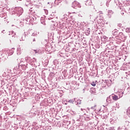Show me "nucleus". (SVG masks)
<instances>
[{
    "instance_id": "7",
    "label": "nucleus",
    "mask_w": 130,
    "mask_h": 130,
    "mask_svg": "<svg viewBox=\"0 0 130 130\" xmlns=\"http://www.w3.org/2000/svg\"><path fill=\"white\" fill-rule=\"evenodd\" d=\"M116 34H117V31H115L113 32V35L115 36V35H116Z\"/></svg>"
},
{
    "instance_id": "1",
    "label": "nucleus",
    "mask_w": 130,
    "mask_h": 130,
    "mask_svg": "<svg viewBox=\"0 0 130 130\" xmlns=\"http://www.w3.org/2000/svg\"><path fill=\"white\" fill-rule=\"evenodd\" d=\"M86 6L87 7H90V6H92V0H87L85 3Z\"/></svg>"
},
{
    "instance_id": "5",
    "label": "nucleus",
    "mask_w": 130,
    "mask_h": 130,
    "mask_svg": "<svg viewBox=\"0 0 130 130\" xmlns=\"http://www.w3.org/2000/svg\"><path fill=\"white\" fill-rule=\"evenodd\" d=\"M75 5H79V3H78V2H76V1H75V2L73 3V5L75 6Z\"/></svg>"
},
{
    "instance_id": "10",
    "label": "nucleus",
    "mask_w": 130,
    "mask_h": 130,
    "mask_svg": "<svg viewBox=\"0 0 130 130\" xmlns=\"http://www.w3.org/2000/svg\"><path fill=\"white\" fill-rule=\"evenodd\" d=\"M33 41H35V39H34Z\"/></svg>"
},
{
    "instance_id": "6",
    "label": "nucleus",
    "mask_w": 130,
    "mask_h": 130,
    "mask_svg": "<svg viewBox=\"0 0 130 130\" xmlns=\"http://www.w3.org/2000/svg\"><path fill=\"white\" fill-rule=\"evenodd\" d=\"M91 85L93 86V87H95V86H96V83H95V82H93L91 83Z\"/></svg>"
},
{
    "instance_id": "4",
    "label": "nucleus",
    "mask_w": 130,
    "mask_h": 130,
    "mask_svg": "<svg viewBox=\"0 0 130 130\" xmlns=\"http://www.w3.org/2000/svg\"><path fill=\"white\" fill-rule=\"evenodd\" d=\"M127 115H128L129 117H130V109L127 110Z\"/></svg>"
},
{
    "instance_id": "2",
    "label": "nucleus",
    "mask_w": 130,
    "mask_h": 130,
    "mask_svg": "<svg viewBox=\"0 0 130 130\" xmlns=\"http://www.w3.org/2000/svg\"><path fill=\"white\" fill-rule=\"evenodd\" d=\"M112 98L114 101H117L120 98H118V96L114 94L113 95H112Z\"/></svg>"
},
{
    "instance_id": "8",
    "label": "nucleus",
    "mask_w": 130,
    "mask_h": 130,
    "mask_svg": "<svg viewBox=\"0 0 130 130\" xmlns=\"http://www.w3.org/2000/svg\"><path fill=\"white\" fill-rule=\"evenodd\" d=\"M126 31L127 32H130V28H127L126 29Z\"/></svg>"
},
{
    "instance_id": "9",
    "label": "nucleus",
    "mask_w": 130,
    "mask_h": 130,
    "mask_svg": "<svg viewBox=\"0 0 130 130\" xmlns=\"http://www.w3.org/2000/svg\"><path fill=\"white\" fill-rule=\"evenodd\" d=\"M120 94H121V95H122H122H123V92H122V93H121Z\"/></svg>"
},
{
    "instance_id": "3",
    "label": "nucleus",
    "mask_w": 130,
    "mask_h": 130,
    "mask_svg": "<svg viewBox=\"0 0 130 130\" xmlns=\"http://www.w3.org/2000/svg\"><path fill=\"white\" fill-rule=\"evenodd\" d=\"M122 35H123V34H122V32H119L118 35V37L119 38H121V37H122Z\"/></svg>"
}]
</instances>
